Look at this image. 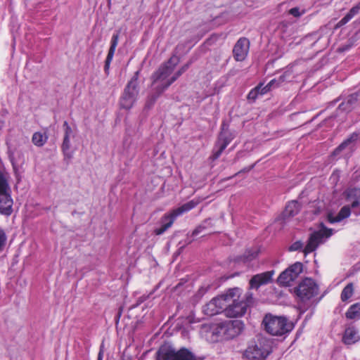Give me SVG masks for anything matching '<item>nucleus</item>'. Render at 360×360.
I'll use <instances>...</instances> for the list:
<instances>
[{
	"label": "nucleus",
	"instance_id": "obj_1",
	"mask_svg": "<svg viewBox=\"0 0 360 360\" xmlns=\"http://www.w3.org/2000/svg\"><path fill=\"white\" fill-rule=\"evenodd\" d=\"M179 63V58L176 55H172L167 61L162 63L158 69L154 72L151 75L152 84L154 85L158 83L155 87V92L157 95L153 97V101L166 89H162L164 85L167 83L176 66Z\"/></svg>",
	"mask_w": 360,
	"mask_h": 360
},
{
	"label": "nucleus",
	"instance_id": "obj_2",
	"mask_svg": "<svg viewBox=\"0 0 360 360\" xmlns=\"http://www.w3.org/2000/svg\"><path fill=\"white\" fill-rule=\"evenodd\" d=\"M243 290L236 287L226 290L227 305L224 315L229 318L241 317L245 315L248 309V303L240 299Z\"/></svg>",
	"mask_w": 360,
	"mask_h": 360
},
{
	"label": "nucleus",
	"instance_id": "obj_3",
	"mask_svg": "<svg viewBox=\"0 0 360 360\" xmlns=\"http://www.w3.org/2000/svg\"><path fill=\"white\" fill-rule=\"evenodd\" d=\"M262 325L266 333L274 336H282L292 330L294 326L285 316L266 314Z\"/></svg>",
	"mask_w": 360,
	"mask_h": 360
},
{
	"label": "nucleus",
	"instance_id": "obj_4",
	"mask_svg": "<svg viewBox=\"0 0 360 360\" xmlns=\"http://www.w3.org/2000/svg\"><path fill=\"white\" fill-rule=\"evenodd\" d=\"M200 203L199 200L193 199L182 205L181 206L172 210L170 212L165 214L160 219V227L155 229L154 233L157 236L163 234L174 224L176 218L195 208Z\"/></svg>",
	"mask_w": 360,
	"mask_h": 360
},
{
	"label": "nucleus",
	"instance_id": "obj_5",
	"mask_svg": "<svg viewBox=\"0 0 360 360\" xmlns=\"http://www.w3.org/2000/svg\"><path fill=\"white\" fill-rule=\"evenodd\" d=\"M139 71H136L124 89L120 98V105L122 109L130 110L136 101L139 91Z\"/></svg>",
	"mask_w": 360,
	"mask_h": 360
},
{
	"label": "nucleus",
	"instance_id": "obj_6",
	"mask_svg": "<svg viewBox=\"0 0 360 360\" xmlns=\"http://www.w3.org/2000/svg\"><path fill=\"white\" fill-rule=\"evenodd\" d=\"M322 228L318 231H315L309 235L307 245L304 248L302 252L304 256L314 252L319 245L323 243L324 238H330L333 234V229L324 226L321 224Z\"/></svg>",
	"mask_w": 360,
	"mask_h": 360
},
{
	"label": "nucleus",
	"instance_id": "obj_7",
	"mask_svg": "<svg viewBox=\"0 0 360 360\" xmlns=\"http://www.w3.org/2000/svg\"><path fill=\"white\" fill-rule=\"evenodd\" d=\"M244 329V323L240 320L226 321L217 325V333L224 339L230 340L238 336Z\"/></svg>",
	"mask_w": 360,
	"mask_h": 360
},
{
	"label": "nucleus",
	"instance_id": "obj_8",
	"mask_svg": "<svg viewBox=\"0 0 360 360\" xmlns=\"http://www.w3.org/2000/svg\"><path fill=\"white\" fill-rule=\"evenodd\" d=\"M294 291L296 295L304 302L309 300L318 294L319 287L313 279L305 278L295 288Z\"/></svg>",
	"mask_w": 360,
	"mask_h": 360
},
{
	"label": "nucleus",
	"instance_id": "obj_9",
	"mask_svg": "<svg viewBox=\"0 0 360 360\" xmlns=\"http://www.w3.org/2000/svg\"><path fill=\"white\" fill-rule=\"evenodd\" d=\"M226 291L217 297L212 298L208 303L203 307V312L205 315L212 316L224 313L226 303Z\"/></svg>",
	"mask_w": 360,
	"mask_h": 360
},
{
	"label": "nucleus",
	"instance_id": "obj_10",
	"mask_svg": "<svg viewBox=\"0 0 360 360\" xmlns=\"http://www.w3.org/2000/svg\"><path fill=\"white\" fill-rule=\"evenodd\" d=\"M157 360H198L196 356L186 348H181L175 352L167 350L158 352Z\"/></svg>",
	"mask_w": 360,
	"mask_h": 360
},
{
	"label": "nucleus",
	"instance_id": "obj_11",
	"mask_svg": "<svg viewBox=\"0 0 360 360\" xmlns=\"http://www.w3.org/2000/svg\"><path fill=\"white\" fill-rule=\"evenodd\" d=\"M274 273V271L271 270L254 275L249 281L250 289L258 290L262 285L271 283Z\"/></svg>",
	"mask_w": 360,
	"mask_h": 360
},
{
	"label": "nucleus",
	"instance_id": "obj_12",
	"mask_svg": "<svg viewBox=\"0 0 360 360\" xmlns=\"http://www.w3.org/2000/svg\"><path fill=\"white\" fill-rule=\"evenodd\" d=\"M250 41L246 37H240L233 49V58L236 61H243L249 52Z\"/></svg>",
	"mask_w": 360,
	"mask_h": 360
},
{
	"label": "nucleus",
	"instance_id": "obj_13",
	"mask_svg": "<svg viewBox=\"0 0 360 360\" xmlns=\"http://www.w3.org/2000/svg\"><path fill=\"white\" fill-rule=\"evenodd\" d=\"M64 130V138L61 146L62 151L65 157L71 158L72 154L70 152V138L75 136L74 131L67 121H65L63 124Z\"/></svg>",
	"mask_w": 360,
	"mask_h": 360
},
{
	"label": "nucleus",
	"instance_id": "obj_14",
	"mask_svg": "<svg viewBox=\"0 0 360 360\" xmlns=\"http://www.w3.org/2000/svg\"><path fill=\"white\" fill-rule=\"evenodd\" d=\"M246 357L249 359L263 360L269 354V352L256 343L250 344L245 352Z\"/></svg>",
	"mask_w": 360,
	"mask_h": 360
},
{
	"label": "nucleus",
	"instance_id": "obj_15",
	"mask_svg": "<svg viewBox=\"0 0 360 360\" xmlns=\"http://www.w3.org/2000/svg\"><path fill=\"white\" fill-rule=\"evenodd\" d=\"M13 199L9 192L0 194V213L10 216L13 212Z\"/></svg>",
	"mask_w": 360,
	"mask_h": 360
},
{
	"label": "nucleus",
	"instance_id": "obj_16",
	"mask_svg": "<svg viewBox=\"0 0 360 360\" xmlns=\"http://www.w3.org/2000/svg\"><path fill=\"white\" fill-rule=\"evenodd\" d=\"M119 37H120L119 32H117L115 34H113V35L112 36V38H111L110 46L108 50V53L107 57L105 58V65H104V70L107 74L108 73L110 63L112 60V58H113V56H114V54H115V52L116 50V47L118 44Z\"/></svg>",
	"mask_w": 360,
	"mask_h": 360
},
{
	"label": "nucleus",
	"instance_id": "obj_17",
	"mask_svg": "<svg viewBox=\"0 0 360 360\" xmlns=\"http://www.w3.org/2000/svg\"><path fill=\"white\" fill-rule=\"evenodd\" d=\"M360 340V336L355 326H351L346 328L343 336L342 342L345 345H352Z\"/></svg>",
	"mask_w": 360,
	"mask_h": 360
},
{
	"label": "nucleus",
	"instance_id": "obj_18",
	"mask_svg": "<svg viewBox=\"0 0 360 360\" xmlns=\"http://www.w3.org/2000/svg\"><path fill=\"white\" fill-rule=\"evenodd\" d=\"M285 81V75L283 74L281 75L278 79H271L266 86H264L263 83H259L258 85H257L255 87H259V96H263L266 94H267L269 91H271L272 86L276 84V86H280L283 82Z\"/></svg>",
	"mask_w": 360,
	"mask_h": 360
},
{
	"label": "nucleus",
	"instance_id": "obj_19",
	"mask_svg": "<svg viewBox=\"0 0 360 360\" xmlns=\"http://www.w3.org/2000/svg\"><path fill=\"white\" fill-rule=\"evenodd\" d=\"M231 139H232L230 137L226 136L222 138L221 136L216 143V146H219V148L217 150H213L212 154L210 158L213 161L218 159L223 153V151L228 146V145L231 143Z\"/></svg>",
	"mask_w": 360,
	"mask_h": 360
},
{
	"label": "nucleus",
	"instance_id": "obj_20",
	"mask_svg": "<svg viewBox=\"0 0 360 360\" xmlns=\"http://www.w3.org/2000/svg\"><path fill=\"white\" fill-rule=\"evenodd\" d=\"M360 11V1L355 6H354L349 12L343 17L335 26V30H337L342 26L347 24L350 20H352L356 15Z\"/></svg>",
	"mask_w": 360,
	"mask_h": 360
},
{
	"label": "nucleus",
	"instance_id": "obj_21",
	"mask_svg": "<svg viewBox=\"0 0 360 360\" xmlns=\"http://www.w3.org/2000/svg\"><path fill=\"white\" fill-rule=\"evenodd\" d=\"M351 210L349 206H343L338 214L335 217L329 214L328 217V221L331 224L339 222L350 216Z\"/></svg>",
	"mask_w": 360,
	"mask_h": 360
},
{
	"label": "nucleus",
	"instance_id": "obj_22",
	"mask_svg": "<svg viewBox=\"0 0 360 360\" xmlns=\"http://www.w3.org/2000/svg\"><path fill=\"white\" fill-rule=\"evenodd\" d=\"M300 204L297 200L290 201L285 206L284 216L290 217L297 215L300 211Z\"/></svg>",
	"mask_w": 360,
	"mask_h": 360
},
{
	"label": "nucleus",
	"instance_id": "obj_23",
	"mask_svg": "<svg viewBox=\"0 0 360 360\" xmlns=\"http://www.w3.org/2000/svg\"><path fill=\"white\" fill-rule=\"evenodd\" d=\"M345 316L350 320L360 319V303L352 304L346 311Z\"/></svg>",
	"mask_w": 360,
	"mask_h": 360
},
{
	"label": "nucleus",
	"instance_id": "obj_24",
	"mask_svg": "<svg viewBox=\"0 0 360 360\" xmlns=\"http://www.w3.org/2000/svg\"><path fill=\"white\" fill-rule=\"evenodd\" d=\"M49 136L46 133L40 131L34 132L32 137V143L37 147H42L48 141Z\"/></svg>",
	"mask_w": 360,
	"mask_h": 360
},
{
	"label": "nucleus",
	"instance_id": "obj_25",
	"mask_svg": "<svg viewBox=\"0 0 360 360\" xmlns=\"http://www.w3.org/2000/svg\"><path fill=\"white\" fill-rule=\"evenodd\" d=\"M295 279L294 276L286 269L278 276L277 281L284 286H288L290 285V283Z\"/></svg>",
	"mask_w": 360,
	"mask_h": 360
},
{
	"label": "nucleus",
	"instance_id": "obj_26",
	"mask_svg": "<svg viewBox=\"0 0 360 360\" xmlns=\"http://www.w3.org/2000/svg\"><path fill=\"white\" fill-rule=\"evenodd\" d=\"M357 134H353L346 140H345L341 144H340L333 152V155H338L342 150L345 149L351 143L356 140Z\"/></svg>",
	"mask_w": 360,
	"mask_h": 360
},
{
	"label": "nucleus",
	"instance_id": "obj_27",
	"mask_svg": "<svg viewBox=\"0 0 360 360\" xmlns=\"http://www.w3.org/2000/svg\"><path fill=\"white\" fill-rule=\"evenodd\" d=\"M354 294V285L352 283H348L342 290L340 298L342 302H347Z\"/></svg>",
	"mask_w": 360,
	"mask_h": 360
},
{
	"label": "nucleus",
	"instance_id": "obj_28",
	"mask_svg": "<svg viewBox=\"0 0 360 360\" xmlns=\"http://www.w3.org/2000/svg\"><path fill=\"white\" fill-rule=\"evenodd\" d=\"M288 271L292 274L295 278L302 272L303 270V264L300 262H297L292 265H290L288 268Z\"/></svg>",
	"mask_w": 360,
	"mask_h": 360
},
{
	"label": "nucleus",
	"instance_id": "obj_29",
	"mask_svg": "<svg viewBox=\"0 0 360 360\" xmlns=\"http://www.w3.org/2000/svg\"><path fill=\"white\" fill-rule=\"evenodd\" d=\"M184 74L180 69H179L173 75H172L169 79L166 82L167 83L164 85L162 89H167L180 76Z\"/></svg>",
	"mask_w": 360,
	"mask_h": 360
},
{
	"label": "nucleus",
	"instance_id": "obj_30",
	"mask_svg": "<svg viewBox=\"0 0 360 360\" xmlns=\"http://www.w3.org/2000/svg\"><path fill=\"white\" fill-rule=\"evenodd\" d=\"M9 186L6 179L0 172V194L8 192Z\"/></svg>",
	"mask_w": 360,
	"mask_h": 360
},
{
	"label": "nucleus",
	"instance_id": "obj_31",
	"mask_svg": "<svg viewBox=\"0 0 360 360\" xmlns=\"http://www.w3.org/2000/svg\"><path fill=\"white\" fill-rule=\"evenodd\" d=\"M347 198L360 199V189L353 188L347 191Z\"/></svg>",
	"mask_w": 360,
	"mask_h": 360
},
{
	"label": "nucleus",
	"instance_id": "obj_32",
	"mask_svg": "<svg viewBox=\"0 0 360 360\" xmlns=\"http://www.w3.org/2000/svg\"><path fill=\"white\" fill-rule=\"evenodd\" d=\"M258 256V252L255 250H248L243 255V260L250 262L255 259Z\"/></svg>",
	"mask_w": 360,
	"mask_h": 360
},
{
	"label": "nucleus",
	"instance_id": "obj_33",
	"mask_svg": "<svg viewBox=\"0 0 360 360\" xmlns=\"http://www.w3.org/2000/svg\"><path fill=\"white\" fill-rule=\"evenodd\" d=\"M259 87H255L252 89L250 90V91L248 93L247 98L249 101H252V102H255L257 97L259 96Z\"/></svg>",
	"mask_w": 360,
	"mask_h": 360
},
{
	"label": "nucleus",
	"instance_id": "obj_34",
	"mask_svg": "<svg viewBox=\"0 0 360 360\" xmlns=\"http://www.w3.org/2000/svg\"><path fill=\"white\" fill-rule=\"evenodd\" d=\"M303 243L301 240H297L292 243L289 247L288 250L290 252L303 250Z\"/></svg>",
	"mask_w": 360,
	"mask_h": 360
},
{
	"label": "nucleus",
	"instance_id": "obj_35",
	"mask_svg": "<svg viewBox=\"0 0 360 360\" xmlns=\"http://www.w3.org/2000/svg\"><path fill=\"white\" fill-rule=\"evenodd\" d=\"M288 13L293 15L295 18H300L302 15L305 13V10H302V11L300 12L298 7H294L288 11Z\"/></svg>",
	"mask_w": 360,
	"mask_h": 360
},
{
	"label": "nucleus",
	"instance_id": "obj_36",
	"mask_svg": "<svg viewBox=\"0 0 360 360\" xmlns=\"http://www.w3.org/2000/svg\"><path fill=\"white\" fill-rule=\"evenodd\" d=\"M7 237L5 231L0 228V251L3 250L6 243Z\"/></svg>",
	"mask_w": 360,
	"mask_h": 360
},
{
	"label": "nucleus",
	"instance_id": "obj_37",
	"mask_svg": "<svg viewBox=\"0 0 360 360\" xmlns=\"http://www.w3.org/2000/svg\"><path fill=\"white\" fill-rule=\"evenodd\" d=\"M240 299H243L245 302L248 303V307L250 306V304L252 302V294L251 292H247L245 295V297H242L240 295Z\"/></svg>",
	"mask_w": 360,
	"mask_h": 360
},
{
	"label": "nucleus",
	"instance_id": "obj_38",
	"mask_svg": "<svg viewBox=\"0 0 360 360\" xmlns=\"http://www.w3.org/2000/svg\"><path fill=\"white\" fill-rule=\"evenodd\" d=\"M205 229V227L202 225H199L192 232V236H198L200 233H201L204 229Z\"/></svg>",
	"mask_w": 360,
	"mask_h": 360
},
{
	"label": "nucleus",
	"instance_id": "obj_39",
	"mask_svg": "<svg viewBox=\"0 0 360 360\" xmlns=\"http://www.w3.org/2000/svg\"><path fill=\"white\" fill-rule=\"evenodd\" d=\"M191 62H188L187 63H186L185 65H184L183 66H181L179 69L181 70V71L184 73L190 67L191 65Z\"/></svg>",
	"mask_w": 360,
	"mask_h": 360
},
{
	"label": "nucleus",
	"instance_id": "obj_40",
	"mask_svg": "<svg viewBox=\"0 0 360 360\" xmlns=\"http://www.w3.org/2000/svg\"><path fill=\"white\" fill-rule=\"evenodd\" d=\"M360 199H354V201L351 204V207L354 208L359 205Z\"/></svg>",
	"mask_w": 360,
	"mask_h": 360
},
{
	"label": "nucleus",
	"instance_id": "obj_41",
	"mask_svg": "<svg viewBox=\"0 0 360 360\" xmlns=\"http://www.w3.org/2000/svg\"><path fill=\"white\" fill-rule=\"evenodd\" d=\"M102 359H103V353L101 351H100L98 353V355L97 360H102Z\"/></svg>",
	"mask_w": 360,
	"mask_h": 360
},
{
	"label": "nucleus",
	"instance_id": "obj_42",
	"mask_svg": "<svg viewBox=\"0 0 360 360\" xmlns=\"http://www.w3.org/2000/svg\"><path fill=\"white\" fill-rule=\"evenodd\" d=\"M121 316V311H120L117 314V319H119Z\"/></svg>",
	"mask_w": 360,
	"mask_h": 360
},
{
	"label": "nucleus",
	"instance_id": "obj_43",
	"mask_svg": "<svg viewBox=\"0 0 360 360\" xmlns=\"http://www.w3.org/2000/svg\"><path fill=\"white\" fill-rule=\"evenodd\" d=\"M356 215H360V209L359 211L355 213Z\"/></svg>",
	"mask_w": 360,
	"mask_h": 360
}]
</instances>
